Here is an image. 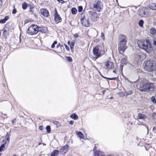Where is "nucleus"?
I'll list each match as a JSON object with an SVG mask.
<instances>
[{
    "mask_svg": "<svg viewBox=\"0 0 156 156\" xmlns=\"http://www.w3.org/2000/svg\"><path fill=\"white\" fill-rule=\"evenodd\" d=\"M58 45H59V47H60V48H61V46H60V43H59L58 44Z\"/></svg>",
    "mask_w": 156,
    "mask_h": 156,
    "instance_id": "57",
    "label": "nucleus"
},
{
    "mask_svg": "<svg viewBox=\"0 0 156 156\" xmlns=\"http://www.w3.org/2000/svg\"><path fill=\"white\" fill-rule=\"evenodd\" d=\"M70 117L74 120H76L78 118V116L74 113L71 114L70 116Z\"/></svg>",
    "mask_w": 156,
    "mask_h": 156,
    "instance_id": "25",
    "label": "nucleus"
},
{
    "mask_svg": "<svg viewBox=\"0 0 156 156\" xmlns=\"http://www.w3.org/2000/svg\"><path fill=\"white\" fill-rule=\"evenodd\" d=\"M13 156H16V154H14L13 155Z\"/></svg>",
    "mask_w": 156,
    "mask_h": 156,
    "instance_id": "59",
    "label": "nucleus"
},
{
    "mask_svg": "<svg viewBox=\"0 0 156 156\" xmlns=\"http://www.w3.org/2000/svg\"><path fill=\"white\" fill-rule=\"evenodd\" d=\"M77 135L79 136L80 138L81 139L83 138L84 135L80 131L77 132L76 133Z\"/></svg>",
    "mask_w": 156,
    "mask_h": 156,
    "instance_id": "26",
    "label": "nucleus"
},
{
    "mask_svg": "<svg viewBox=\"0 0 156 156\" xmlns=\"http://www.w3.org/2000/svg\"><path fill=\"white\" fill-rule=\"evenodd\" d=\"M103 77L105 79H108V80H118V77H113V78H108V77H104V76H103Z\"/></svg>",
    "mask_w": 156,
    "mask_h": 156,
    "instance_id": "28",
    "label": "nucleus"
},
{
    "mask_svg": "<svg viewBox=\"0 0 156 156\" xmlns=\"http://www.w3.org/2000/svg\"><path fill=\"white\" fill-rule=\"evenodd\" d=\"M94 67L95 68H96V67H95V66H94Z\"/></svg>",
    "mask_w": 156,
    "mask_h": 156,
    "instance_id": "64",
    "label": "nucleus"
},
{
    "mask_svg": "<svg viewBox=\"0 0 156 156\" xmlns=\"http://www.w3.org/2000/svg\"><path fill=\"white\" fill-rule=\"evenodd\" d=\"M16 12V10L15 8H14L12 11V13L13 14H15Z\"/></svg>",
    "mask_w": 156,
    "mask_h": 156,
    "instance_id": "44",
    "label": "nucleus"
},
{
    "mask_svg": "<svg viewBox=\"0 0 156 156\" xmlns=\"http://www.w3.org/2000/svg\"><path fill=\"white\" fill-rule=\"evenodd\" d=\"M67 44H68L69 45L70 44V42L69 41H68L67 42Z\"/></svg>",
    "mask_w": 156,
    "mask_h": 156,
    "instance_id": "54",
    "label": "nucleus"
},
{
    "mask_svg": "<svg viewBox=\"0 0 156 156\" xmlns=\"http://www.w3.org/2000/svg\"><path fill=\"white\" fill-rule=\"evenodd\" d=\"M46 129L47 130V132L48 133H50L51 131V127L50 126H47L46 128Z\"/></svg>",
    "mask_w": 156,
    "mask_h": 156,
    "instance_id": "33",
    "label": "nucleus"
},
{
    "mask_svg": "<svg viewBox=\"0 0 156 156\" xmlns=\"http://www.w3.org/2000/svg\"><path fill=\"white\" fill-rule=\"evenodd\" d=\"M53 123L54 124L56 125H59V122L57 121H54L53 122Z\"/></svg>",
    "mask_w": 156,
    "mask_h": 156,
    "instance_id": "42",
    "label": "nucleus"
},
{
    "mask_svg": "<svg viewBox=\"0 0 156 156\" xmlns=\"http://www.w3.org/2000/svg\"><path fill=\"white\" fill-rule=\"evenodd\" d=\"M122 67H123V66H122V65H121V67H120V68H122Z\"/></svg>",
    "mask_w": 156,
    "mask_h": 156,
    "instance_id": "58",
    "label": "nucleus"
},
{
    "mask_svg": "<svg viewBox=\"0 0 156 156\" xmlns=\"http://www.w3.org/2000/svg\"><path fill=\"white\" fill-rule=\"evenodd\" d=\"M55 13L54 15V19L55 21L58 22H60L62 20V18L58 14V12L56 8L55 9Z\"/></svg>",
    "mask_w": 156,
    "mask_h": 156,
    "instance_id": "9",
    "label": "nucleus"
},
{
    "mask_svg": "<svg viewBox=\"0 0 156 156\" xmlns=\"http://www.w3.org/2000/svg\"><path fill=\"white\" fill-rule=\"evenodd\" d=\"M145 69L149 72H152L156 69V64L154 61H147L146 63Z\"/></svg>",
    "mask_w": 156,
    "mask_h": 156,
    "instance_id": "4",
    "label": "nucleus"
},
{
    "mask_svg": "<svg viewBox=\"0 0 156 156\" xmlns=\"http://www.w3.org/2000/svg\"><path fill=\"white\" fill-rule=\"evenodd\" d=\"M57 44V41H54L53 43L51 45V48H54L55 47V45L56 44Z\"/></svg>",
    "mask_w": 156,
    "mask_h": 156,
    "instance_id": "36",
    "label": "nucleus"
},
{
    "mask_svg": "<svg viewBox=\"0 0 156 156\" xmlns=\"http://www.w3.org/2000/svg\"><path fill=\"white\" fill-rule=\"evenodd\" d=\"M77 9L75 8H73L71 9V12L73 14H75L77 12Z\"/></svg>",
    "mask_w": 156,
    "mask_h": 156,
    "instance_id": "31",
    "label": "nucleus"
},
{
    "mask_svg": "<svg viewBox=\"0 0 156 156\" xmlns=\"http://www.w3.org/2000/svg\"><path fill=\"white\" fill-rule=\"evenodd\" d=\"M81 22L82 25L86 27H88L90 25V22L87 16H84L81 19Z\"/></svg>",
    "mask_w": 156,
    "mask_h": 156,
    "instance_id": "8",
    "label": "nucleus"
},
{
    "mask_svg": "<svg viewBox=\"0 0 156 156\" xmlns=\"http://www.w3.org/2000/svg\"><path fill=\"white\" fill-rule=\"evenodd\" d=\"M126 43L125 42H120L118 45V50L120 53H123L127 48L126 45Z\"/></svg>",
    "mask_w": 156,
    "mask_h": 156,
    "instance_id": "7",
    "label": "nucleus"
},
{
    "mask_svg": "<svg viewBox=\"0 0 156 156\" xmlns=\"http://www.w3.org/2000/svg\"><path fill=\"white\" fill-rule=\"evenodd\" d=\"M92 9L95 11L100 12L103 9V4L102 2L99 0L94 1L92 5Z\"/></svg>",
    "mask_w": 156,
    "mask_h": 156,
    "instance_id": "3",
    "label": "nucleus"
},
{
    "mask_svg": "<svg viewBox=\"0 0 156 156\" xmlns=\"http://www.w3.org/2000/svg\"><path fill=\"white\" fill-rule=\"evenodd\" d=\"M93 55L95 56L93 58L95 60L101 56V51L99 50L98 46H96L93 48Z\"/></svg>",
    "mask_w": 156,
    "mask_h": 156,
    "instance_id": "6",
    "label": "nucleus"
},
{
    "mask_svg": "<svg viewBox=\"0 0 156 156\" xmlns=\"http://www.w3.org/2000/svg\"><path fill=\"white\" fill-rule=\"evenodd\" d=\"M64 45H65V46L66 49L67 50L69 51V47L66 44H64Z\"/></svg>",
    "mask_w": 156,
    "mask_h": 156,
    "instance_id": "46",
    "label": "nucleus"
},
{
    "mask_svg": "<svg viewBox=\"0 0 156 156\" xmlns=\"http://www.w3.org/2000/svg\"><path fill=\"white\" fill-rule=\"evenodd\" d=\"M126 95L131 94L133 93V92L131 90L129 91L128 92H126Z\"/></svg>",
    "mask_w": 156,
    "mask_h": 156,
    "instance_id": "38",
    "label": "nucleus"
},
{
    "mask_svg": "<svg viewBox=\"0 0 156 156\" xmlns=\"http://www.w3.org/2000/svg\"><path fill=\"white\" fill-rule=\"evenodd\" d=\"M2 4V2L1 0H0V8L1 7Z\"/></svg>",
    "mask_w": 156,
    "mask_h": 156,
    "instance_id": "52",
    "label": "nucleus"
},
{
    "mask_svg": "<svg viewBox=\"0 0 156 156\" xmlns=\"http://www.w3.org/2000/svg\"><path fill=\"white\" fill-rule=\"evenodd\" d=\"M113 72L114 73H116V72H115V70H114L113 71Z\"/></svg>",
    "mask_w": 156,
    "mask_h": 156,
    "instance_id": "56",
    "label": "nucleus"
},
{
    "mask_svg": "<svg viewBox=\"0 0 156 156\" xmlns=\"http://www.w3.org/2000/svg\"><path fill=\"white\" fill-rule=\"evenodd\" d=\"M88 13L90 15L92 16L94 18H98V14L96 12L93 11H89Z\"/></svg>",
    "mask_w": 156,
    "mask_h": 156,
    "instance_id": "16",
    "label": "nucleus"
},
{
    "mask_svg": "<svg viewBox=\"0 0 156 156\" xmlns=\"http://www.w3.org/2000/svg\"><path fill=\"white\" fill-rule=\"evenodd\" d=\"M41 144V143H39V145H40V144Z\"/></svg>",
    "mask_w": 156,
    "mask_h": 156,
    "instance_id": "61",
    "label": "nucleus"
},
{
    "mask_svg": "<svg viewBox=\"0 0 156 156\" xmlns=\"http://www.w3.org/2000/svg\"><path fill=\"white\" fill-rule=\"evenodd\" d=\"M57 0L59 2L61 3H63L65 2L63 0Z\"/></svg>",
    "mask_w": 156,
    "mask_h": 156,
    "instance_id": "47",
    "label": "nucleus"
},
{
    "mask_svg": "<svg viewBox=\"0 0 156 156\" xmlns=\"http://www.w3.org/2000/svg\"><path fill=\"white\" fill-rule=\"evenodd\" d=\"M62 51V50H61V51Z\"/></svg>",
    "mask_w": 156,
    "mask_h": 156,
    "instance_id": "62",
    "label": "nucleus"
},
{
    "mask_svg": "<svg viewBox=\"0 0 156 156\" xmlns=\"http://www.w3.org/2000/svg\"><path fill=\"white\" fill-rule=\"evenodd\" d=\"M154 84L150 82L145 83L142 82L140 84L139 90L141 92H145L147 91H152L153 90Z\"/></svg>",
    "mask_w": 156,
    "mask_h": 156,
    "instance_id": "2",
    "label": "nucleus"
},
{
    "mask_svg": "<svg viewBox=\"0 0 156 156\" xmlns=\"http://www.w3.org/2000/svg\"><path fill=\"white\" fill-rule=\"evenodd\" d=\"M27 33L30 35H33L37 34L38 32V27L37 25L32 24L28 28Z\"/></svg>",
    "mask_w": 156,
    "mask_h": 156,
    "instance_id": "5",
    "label": "nucleus"
},
{
    "mask_svg": "<svg viewBox=\"0 0 156 156\" xmlns=\"http://www.w3.org/2000/svg\"><path fill=\"white\" fill-rule=\"evenodd\" d=\"M59 151L55 150H54L51 154V156H57L59 154Z\"/></svg>",
    "mask_w": 156,
    "mask_h": 156,
    "instance_id": "20",
    "label": "nucleus"
},
{
    "mask_svg": "<svg viewBox=\"0 0 156 156\" xmlns=\"http://www.w3.org/2000/svg\"><path fill=\"white\" fill-rule=\"evenodd\" d=\"M28 7L29 8V12H30V15L34 14V5L32 4H28Z\"/></svg>",
    "mask_w": 156,
    "mask_h": 156,
    "instance_id": "14",
    "label": "nucleus"
},
{
    "mask_svg": "<svg viewBox=\"0 0 156 156\" xmlns=\"http://www.w3.org/2000/svg\"><path fill=\"white\" fill-rule=\"evenodd\" d=\"M108 156H111V155H108Z\"/></svg>",
    "mask_w": 156,
    "mask_h": 156,
    "instance_id": "63",
    "label": "nucleus"
},
{
    "mask_svg": "<svg viewBox=\"0 0 156 156\" xmlns=\"http://www.w3.org/2000/svg\"><path fill=\"white\" fill-rule=\"evenodd\" d=\"M103 153L99 151H96L94 154V156H102Z\"/></svg>",
    "mask_w": 156,
    "mask_h": 156,
    "instance_id": "23",
    "label": "nucleus"
},
{
    "mask_svg": "<svg viewBox=\"0 0 156 156\" xmlns=\"http://www.w3.org/2000/svg\"><path fill=\"white\" fill-rule=\"evenodd\" d=\"M105 65L108 69H113L114 68L113 64L111 61H107L105 63Z\"/></svg>",
    "mask_w": 156,
    "mask_h": 156,
    "instance_id": "11",
    "label": "nucleus"
},
{
    "mask_svg": "<svg viewBox=\"0 0 156 156\" xmlns=\"http://www.w3.org/2000/svg\"><path fill=\"white\" fill-rule=\"evenodd\" d=\"M27 7H28V4L26 2H24L22 4V8L23 9H26Z\"/></svg>",
    "mask_w": 156,
    "mask_h": 156,
    "instance_id": "24",
    "label": "nucleus"
},
{
    "mask_svg": "<svg viewBox=\"0 0 156 156\" xmlns=\"http://www.w3.org/2000/svg\"><path fill=\"white\" fill-rule=\"evenodd\" d=\"M122 61V62H124V61H126V60L125 59V58H122V60H121Z\"/></svg>",
    "mask_w": 156,
    "mask_h": 156,
    "instance_id": "53",
    "label": "nucleus"
},
{
    "mask_svg": "<svg viewBox=\"0 0 156 156\" xmlns=\"http://www.w3.org/2000/svg\"><path fill=\"white\" fill-rule=\"evenodd\" d=\"M138 125H143L144 126H145L146 127V128L147 129V134H148L149 132V129H148V127L146 126L145 125H144V124H140L138 123Z\"/></svg>",
    "mask_w": 156,
    "mask_h": 156,
    "instance_id": "40",
    "label": "nucleus"
},
{
    "mask_svg": "<svg viewBox=\"0 0 156 156\" xmlns=\"http://www.w3.org/2000/svg\"><path fill=\"white\" fill-rule=\"evenodd\" d=\"M152 40H150L148 39L140 40L137 41V44L139 47L144 50L147 52L149 53L152 50L151 44Z\"/></svg>",
    "mask_w": 156,
    "mask_h": 156,
    "instance_id": "1",
    "label": "nucleus"
},
{
    "mask_svg": "<svg viewBox=\"0 0 156 156\" xmlns=\"http://www.w3.org/2000/svg\"><path fill=\"white\" fill-rule=\"evenodd\" d=\"M149 7L154 10H156V3H151L149 4Z\"/></svg>",
    "mask_w": 156,
    "mask_h": 156,
    "instance_id": "19",
    "label": "nucleus"
},
{
    "mask_svg": "<svg viewBox=\"0 0 156 156\" xmlns=\"http://www.w3.org/2000/svg\"><path fill=\"white\" fill-rule=\"evenodd\" d=\"M9 18L8 16H6L4 19L0 20V23L3 24L5 23L6 21Z\"/></svg>",
    "mask_w": 156,
    "mask_h": 156,
    "instance_id": "22",
    "label": "nucleus"
},
{
    "mask_svg": "<svg viewBox=\"0 0 156 156\" xmlns=\"http://www.w3.org/2000/svg\"><path fill=\"white\" fill-rule=\"evenodd\" d=\"M151 100L154 103H156V101L155 100V98L154 97H152L151 98Z\"/></svg>",
    "mask_w": 156,
    "mask_h": 156,
    "instance_id": "39",
    "label": "nucleus"
},
{
    "mask_svg": "<svg viewBox=\"0 0 156 156\" xmlns=\"http://www.w3.org/2000/svg\"><path fill=\"white\" fill-rule=\"evenodd\" d=\"M74 37H75V38H76L78 37V34H75L74 35Z\"/></svg>",
    "mask_w": 156,
    "mask_h": 156,
    "instance_id": "49",
    "label": "nucleus"
},
{
    "mask_svg": "<svg viewBox=\"0 0 156 156\" xmlns=\"http://www.w3.org/2000/svg\"><path fill=\"white\" fill-rule=\"evenodd\" d=\"M75 42L74 41H72L70 44V48L72 51L73 50V48L75 44Z\"/></svg>",
    "mask_w": 156,
    "mask_h": 156,
    "instance_id": "30",
    "label": "nucleus"
},
{
    "mask_svg": "<svg viewBox=\"0 0 156 156\" xmlns=\"http://www.w3.org/2000/svg\"><path fill=\"white\" fill-rule=\"evenodd\" d=\"M101 38L103 39H104L105 38L104 35L103 33L101 32Z\"/></svg>",
    "mask_w": 156,
    "mask_h": 156,
    "instance_id": "43",
    "label": "nucleus"
},
{
    "mask_svg": "<svg viewBox=\"0 0 156 156\" xmlns=\"http://www.w3.org/2000/svg\"><path fill=\"white\" fill-rule=\"evenodd\" d=\"M120 42H125L126 43L127 39L125 36L123 35H120L119 37Z\"/></svg>",
    "mask_w": 156,
    "mask_h": 156,
    "instance_id": "15",
    "label": "nucleus"
},
{
    "mask_svg": "<svg viewBox=\"0 0 156 156\" xmlns=\"http://www.w3.org/2000/svg\"><path fill=\"white\" fill-rule=\"evenodd\" d=\"M74 122L73 121H70L69 122V124L70 125H73Z\"/></svg>",
    "mask_w": 156,
    "mask_h": 156,
    "instance_id": "50",
    "label": "nucleus"
},
{
    "mask_svg": "<svg viewBox=\"0 0 156 156\" xmlns=\"http://www.w3.org/2000/svg\"><path fill=\"white\" fill-rule=\"evenodd\" d=\"M144 23V22L142 20H140L138 23L139 26L140 27H142L143 26V24Z\"/></svg>",
    "mask_w": 156,
    "mask_h": 156,
    "instance_id": "32",
    "label": "nucleus"
},
{
    "mask_svg": "<svg viewBox=\"0 0 156 156\" xmlns=\"http://www.w3.org/2000/svg\"><path fill=\"white\" fill-rule=\"evenodd\" d=\"M59 47V45H57L56 46V48H58Z\"/></svg>",
    "mask_w": 156,
    "mask_h": 156,
    "instance_id": "55",
    "label": "nucleus"
},
{
    "mask_svg": "<svg viewBox=\"0 0 156 156\" xmlns=\"http://www.w3.org/2000/svg\"><path fill=\"white\" fill-rule=\"evenodd\" d=\"M147 116L146 115L143 114L139 113L138 115L137 118L138 119H144Z\"/></svg>",
    "mask_w": 156,
    "mask_h": 156,
    "instance_id": "18",
    "label": "nucleus"
},
{
    "mask_svg": "<svg viewBox=\"0 0 156 156\" xmlns=\"http://www.w3.org/2000/svg\"><path fill=\"white\" fill-rule=\"evenodd\" d=\"M67 60L69 62H71L72 61V59L71 57L68 56L67 57Z\"/></svg>",
    "mask_w": 156,
    "mask_h": 156,
    "instance_id": "41",
    "label": "nucleus"
},
{
    "mask_svg": "<svg viewBox=\"0 0 156 156\" xmlns=\"http://www.w3.org/2000/svg\"><path fill=\"white\" fill-rule=\"evenodd\" d=\"M39 129L40 130H42L43 129V127L42 126H39Z\"/></svg>",
    "mask_w": 156,
    "mask_h": 156,
    "instance_id": "48",
    "label": "nucleus"
},
{
    "mask_svg": "<svg viewBox=\"0 0 156 156\" xmlns=\"http://www.w3.org/2000/svg\"><path fill=\"white\" fill-rule=\"evenodd\" d=\"M16 120L15 119L13 120L12 121V123L13 124V123L15 122H16Z\"/></svg>",
    "mask_w": 156,
    "mask_h": 156,
    "instance_id": "51",
    "label": "nucleus"
},
{
    "mask_svg": "<svg viewBox=\"0 0 156 156\" xmlns=\"http://www.w3.org/2000/svg\"><path fill=\"white\" fill-rule=\"evenodd\" d=\"M150 33L152 34H156V29L154 28H152L150 29Z\"/></svg>",
    "mask_w": 156,
    "mask_h": 156,
    "instance_id": "27",
    "label": "nucleus"
},
{
    "mask_svg": "<svg viewBox=\"0 0 156 156\" xmlns=\"http://www.w3.org/2000/svg\"><path fill=\"white\" fill-rule=\"evenodd\" d=\"M40 12L42 15L46 17H48L49 13L48 11L45 9H41L40 10Z\"/></svg>",
    "mask_w": 156,
    "mask_h": 156,
    "instance_id": "12",
    "label": "nucleus"
},
{
    "mask_svg": "<svg viewBox=\"0 0 156 156\" xmlns=\"http://www.w3.org/2000/svg\"><path fill=\"white\" fill-rule=\"evenodd\" d=\"M3 34L5 36H8L9 35V33L6 30L4 29L3 31Z\"/></svg>",
    "mask_w": 156,
    "mask_h": 156,
    "instance_id": "35",
    "label": "nucleus"
},
{
    "mask_svg": "<svg viewBox=\"0 0 156 156\" xmlns=\"http://www.w3.org/2000/svg\"><path fill=\"white\" fill-rule=\"evenodd\" d=\"M60 46H61V48H61V47H63V45H60Z\"/></svg>",
    "mask_w": 156,
    "mask_h": 156,
    "instance_id": "60",
    "label": "nucleus"
},
{
    "mask_svg": "<svg viewBox=\"0 0 156 156\" xmlns=\"http://www.w3.org/2000/svg\"><path fill=\"white\" fill-rule=\"evenodd\" d=\"M145 14H146L144 10H142L140 11V16H144Z\"/></svg>",
    "mask_w": 156,
    "mask_h": 156,
    "instance_id": "34",
    "label": "nucleus"
},
{
    "mask_svg": "<svg viewBox=\"0 0 156 156\" xmlns=\"http://www.w3.org/2000/svg\"><path fill=\"white\" fill-rule=\"evenodd\" d=\"M146 57V55L141 52L138 53L136 56V58H138L139 60L140 61H143L145 58Z\"/></svg>",
    "mask_w": 156,
    "mask_h": 156,
    "instance_id": "10",
    "label": "nucleus"
},
{
    "mask_svg": "<svg viewBox=\"0 0 156 156\" xmlns=\"http://www.w3.org/2000/svg\"><path fill=\"white\" fill-rule=\"evenodd\" d=\"M156 127H154L153 128V131L155 133H156Z\"/></svg>",
    "mask_w": 156,
    "mask_h": 156,
    "instance_id": "45",
    "label": "nucleus"
},
{
    "mask_svg": "<svg viewBox=\"0 0 156 156\" xmlns=\"http://www.w3.org/2000/svg\"><path fill=\"white\" fill-rule=\"evenodd\" d=\"M47 31V29L45 27H38V32L45 33Z\"/></svg>",
    "mask_w": 156,
    "mask_h": 156,
    "instance_id": "17",
    "label": "nucleus"
},
{
    "mask_svg": "<svg viewBox=\"0 0 156 156\" xmlns=\"http://www.w3.org/2000/svg\"><path fill=\"white\" fill-rule=\"evenodd\" d=\"M6 143V141L5 140H2V145L0 147V152L2 151L3 150V148H5Z\"/></svg>",
    "mask_w": 156,
    "mask_h": 156,
    "instance_id": "21",
    "label": "nucleus"
},
{
    "mask_svg": "<svg viewBox=\"0 0 156 156\" xmlns=\"http://www.w3.org/2000/svg\"><path fill=\"white\" fill-rule=\"evenodd\" d=\"M68 147L69 146L66 145L62 147L60 149V151H59L60 154H65L68 151Z\"/></svg>",
    "mask_w": 156,
    "mask_h": 156,
    "instance_id": "13",
    "label": "nucleus"
},
{
    "mask_svg": "<svg viewBox=\"0 0 156 156\" xmlns=\"http://www.w3.org/2000/svg\"><path fill=\"white\" fill-rule=\"evenodd\" d=\"M83 10V7L82 6H80L78 7V11L80 12H81Z\"/></svg>",
    "mask_w": 156,
    "mask_h": 156,
    "instance_id": "37",
    "label": "nucleus"
},
{
    "mask_svg": "<svg viewBox=\"0 0 156 156\" xmlns=\"http://www.w3.org/2000/svg\"><path fill=\"white\" fill-rule=\"evenodd\" d=\"M10 136V133H7L5 137V139L8 141V142H9Z\"/></svg>",
    "mask_w": 156,
    "mask_h": 156,
    "instance_id": "29",
    "label": "nucleus"
}]
</instances>
